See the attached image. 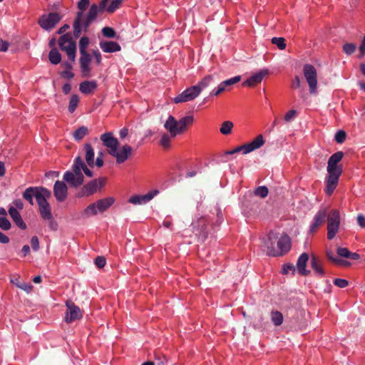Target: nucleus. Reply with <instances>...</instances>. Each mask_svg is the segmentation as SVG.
<instances>
[{
  "mask_svg": "<svg viewBox=\"0 0 365 365\" xmlns=\"http://www.w3.org/2000/svg\"><path fill=\"white\" fill-rule=\"evenodd\" d=\"M34 197L38 205L41 218L48 221V227L51 230H57L58 223L53 218L51 206L47 201L51 197V192L44 187H29L23 193L24 199L28 201L31 205H34Z\"/></svg>",
  "mask_w": 365,
  "mask_h": 365,
  "instance_id": "obj_1",
  "label": "nucleus"
},
{
  "mask_svg": "<svg viewBox=\"0 0 365 365\" xmlns=\"http://www.w3.org/2000/svg\"><path fill=\"white\" fill-rule=\"evenodd\" d=\"M262 250L269 256H282L291 248V240L287 234H282L279 237V233L272 230L262 240Z\"/></svg>",
  "mask_w": 365,
  "mask_h": 365,
  "instance_id": "obj_2",
  "label": "nucleus"
},
{
  "mask_svg": "<svg viewBox=\"0 0 365 365\" xmlns=\"http://www.w3.org/2000/svg\"><path fill=\"white\" fill-rule=\"evenodd\" d=\"M82 170L87 177L92 178L93 176V173L88 168V165L83 161L82 158L78 155L74 159L72 170L66 171L63 175V179L71 187H78L81 185L84 181Z\"/></svg>",
  "mask_w": 365,
  "mask_h": 365,
  "instance_id": "obj_3",
  "label": "nucleus"
},
{
  "mask_svg": "<svg viewBox=\"0 0 365 365\" xmlns=\"http://www.w3.org/2000/svg\"><path fill=\"white\" fill-rule=\"evenodd\" d=\"M327 238L331 240L334 239L339 230L341 217L339 211L336 209L327 210Z\"/></svg>",
  "mask_w": 365,
  "mask_h": 365,
  "instance_id": "obj_4",
  "label": "nucleus"
},
{
  "mask_svg": "<svg viewBox=\"0 0 365 365\" xmlns=\"http://www.w3.org/2000/svg\"><path fill=\"white\" fill-rule=\"evenodd\" d=\"M60 48L65 51L71 61H75L76 54V44L72 39L70 33L62 35L58 39Z\"/></svg>",
  "mask_w": 365,
  "mask_h": 365,
  "instance_id": "obj_5",
  "label": "nucleus"
},
{
  "mask_svg": "<svg viewBox=\"0 0 365 365\" xmlns=\"http://www.w3.org/2000/svg\"><path fill=\"white\" fill-rule=\"evenodd\" d=\"M90 4L89 0H80L77 4L78 11L76 13L73 24V36L78 38L81 34V19L83 18L84 11Z\"/></svg>",
  "mask_w": 365,
  "mask_h": 365,
  "instance_id": "obj_6",
  "label": "nucleus"
},
{
  "mask_svg": "<svg viewBox=\"0 0 365 365\" xmlns=\"http://www.w3.org/2000/svg\"><path fill=\"white\" fill-rule=\"evenodd\" d=\"M105 178L94 179L83 185L81 190L78 192V197H88L93 195L98 189L103 187Z\"/></svg>",
  "mask_w": 365,
  "mask_h": 365,
  "instance_id": "obj_7",
  "label": "nucleus"
},
{
  "mask_svg": "<svg viewBox=\"0 0 365 365\" xmlns=\"http://www.w3.org/2000/svg\"><path fill=\"white\" fill-rule=\"evenodd\" d=\"M303 73L309 84L310 93L315 94L317 88V73L316 68L311 64H305L303 67Z\"/></svg>",
  "mask_w": 365,
  "mask_h": 365,
  "instance_id": "obj_8",
  "label": "nucleus"
},
{
  "mask_svg": "<svg viewBox=\"0 0 365 365\" xmlns=\"http://www.w3.org/2000/svg\"><path fill=\"white\" fill-rule=\"evenodd\" d=\"M62 16L56 12L49 13L48 14H44L41 16L38 23L40 26L46 30L50 31L61 20Z\"/></svg>",
  "mask_w": 365,
  "mask_h": 365,
  "instance_id": "obj_9",
  "label": "nucleus"
},
{
  "mask_svg": "<svg viewBox=\"0 0 365 365\" xmlns=\"http://www.w3.org/2000/svg\"><path fill=\"white\" fill-rule=\"evenodd\" d=\"M192 227L198 241L203 242L208 236L207 220L205 217H200L192 222Z\"/></svg>",
  "mask_w": 365,
  "mask_h": 365,
  "instance_id": "obj_10",
  "label": "nucleus"
},
{
  "mask_svg": "<svg viewBox=\"0 0 365 365\" xmlns=\"http://www.w3.org/2000/svg\"><path fill=\"white\" fill-rule=\"evenodd\" d=\"M327 172L328 176L326 178L325 191L328 195H331L337 186L342 170H327Z\"/></svg>",
  "mask_w": 365,
  "mask_h": 365,
  "instance_id": "obj_11",
  "label": "nucleus"
},
{
  "mask_svg": "<svg viewBox=\"0 0 365 365\" xmlns=\"http://www.w3.org/2000/svg\"><path fill=\"white\" fill-rule=\"evenodd\" d=\"M67 311L66 313L65 321L66 323H71L82 317V312L80 308L73 302L67 301L66 303Z\"/></svg>",
  "mask_w": 365,
  "mask_h": 365,
  "instance_id": "obj_12",
  "label": "nucleus"
},
{
  "mask_svg": "<svg viewBox=\"0 0 365 365\" xmlns=\"http://www.w3.org/2000/svg\"><path fill=\"white\" fill-rule=\"evenodd\" d=\"M199 96V90L196 87L191 86L186 90H185L183 92H182L180 94L174 98V102L175 103H182V102H187L190 101L193 99H195L197 96Z\"/></svg>",
  "mask_w": 365,
  "mask_h": 365,
  "instance_id": "obj_13",
  "label": "nucleus"
},
{
  "mask_svg": "<svg viewBox=\"0 0 365 365\" xmlns=\"http://www.w3.org/2000/svg\"><path fill=\"white\" fill-rule=\"evenodd\" d=\"M327 209L322 208L320 209L314 216L313 221L310 225L309 232L311 233H314L317 231L318 228L323 225L327 218Z\"/></svg>",
  "mask_w": 365,
  "mask_h": 365,
  "instance_id": "obj_14",
  "label": "nucleus"
},
{
  "mask_svg": "<svg viewBox=\"0 0 365 365\" xmlns=\"http://www.w3.org/2000/svg\"><path fill=\"white\" fill-rule=\"evenodd\" d=\"M53 195L58 202H63L68 196V187L63 181H56L53 186Z\"/></svg>",
  "mask_w": 365,
  "mask_h": 365,
  "instance_id": "obj_15",
  "label": "nucleus"
},
{
  "mask_svg": "<svg viewBox=\"0 0 365 365\" xmlns=\"http://www.w3.org/2000/svg\"><path fill=\"white\" fill-rule=\"evenodd\" d=\"M268 73L269 71L267 69H262L245 81L242 83V86L246 87H255L257 84L260 83L264 77L266 76Z\"/></svg>",
  "mask_w": 365,
  "mask_h": 365,
  "instance_id": "obj_16",
  "label": "nucleus"
},
{
  "mask_svg": "<svg viewBox=\"0 0 365 365\" xmlns=\"http://www.w3.org/2000/svg\"><path fill=\"white\" fill-rule=\"evenodd\" d=\"M100 139L103 142V145L108 148V153H113L115 149L118 148L119 143L118 140L113 137L111 133H106L101 135Z\"/></svg>",
  "mask_w": 365,
  "mask_h": 365,
  "instance_id": "obj_17",
  "label": "nucleus"
},
{
  "mask_svg": "<svg viewBox=\"0 0 365 365\" xmlns=\"http://www.w3.org/2000/svg\"><path fill=\"white\" fill-rule=\"evenodd\" d=\"M132 148L128 145H125L121 148L120 151L115 149L114 152H110V155L116 158V163L118 164L124 163L132 153Z\"/></svg>",
  "mask_w": 365,
  "mask_h": 365,
  "instance_id": "obj_18",
  "label": "nucleus"
},
{
  "mask_svg": "<svg viewBox=\"0 0 365 365\" xmlns=\"http://www.w3.org/2000/svg\"><path fill=\"white\" fill-rule=\"evenodd\" d=\"M81 57L79 58L80 67L83 76H88L91 71L90 63L91 62V57L87 52H80Z\"/></svg>",
  "mask_w": 365,
  "mask_h": 365,
  "instance_id": "obj_19",
  "label": "nucleus"
},
{
  "mask_svg": "<svg viewBox=\"0 0 365 365\" xmlns=\"http://www.w3.org/2000/svg\"><path fill=\"white\" fill-rule=\"evenodd\" d=\"M158 192V190H155L144 195H133L130 197L129 202L134 205L146 203L151 200Z\"/></svg>",
  "mask_w": 365,
  "mask_h": 365,
  "instance_id": "obj_20",
  "label": "nucleus"
},
{
  "mask_svg": "<svg viewBox=\"0 0 365 365\" xmlns=\"http://www.w3.org/2000/svg\"><path fill=\"white\" fill-rule=\"evenodd\" d=\"M308 260L309 255L306 252L302 253L297 259V271L302 276H307L310 274V271L306 269Z\"/></svg>",
  "mask_w": 365,
  "mask_h": 365,
  "instance_id": "obj_21",
  "label": "nucleus"
},
{
  "mask_svg": "<svg viewBox=\"0 0 365 365\" xmlns=\"http://www.w3.org/2000/svg\"><path fill=\"white\" fill-rule=\"evenodd\" d=\"M344 157V153L342 151H338L334 153L329 158L327 170H342L341 165H338V163H339Z\"/></svg>",
  "mask_w": 365,
  "mask_h": 365,
  "instance_id": "obj_22",
  "label": "nucleus"
},
{
  "mask_svg": "<svg viewBox=\"0 0 365 365\" xmlns=\"http://www.w3.org/2000/svg\"><path fill=\"white\" fill-rule=\"evenodd\" d=\"M99 46L103 51L106 53L120 51L121 49L120 46L117 42L111 41H101Z\"/></svg>",
  "mask_w": 365,
  "mask_h": 365,
  "instance_id": "obj_23",
  "label": "nucleus"
},
{
  "mask_svg": "<svg viewBox=\"0 0 365 365\" xmlns=\"http://www.w3.org/2000/svg\"><path fill=\"white\" fill-rule=\"evenodd\" d=\"M310 265L314 272L319 277H323L325 274L323 268V263L317 256L312 255L311 257Z\"/></svg>",
  "mask_w": 365,
  "mask_h": 365,
  "instance_id": "obj_24",
  "label": "nucleus"
},
{
  "mask_svg": "<svg viewBox=\"0 0 365 365\" xmlns=\"http://www.w3.org/2000/svg\"><path fill=\"white\" fill-rule=\"evenodd\" d=\"M9 213L15 222V224L21 229L25 230L26 228V223L23 221L19 212L14 207L9 209Z\"/></svg>",
  "mask_w": 365,
  "mask_h": 365,
  "instance_id": "obj_25",
  "label": "nucleus"
},
{
  "mask_svg": "<svg viewBox=\"0 0 365 365\" xmlns=\"http://www.w3.org/2000/svg\"><path fill=\"white\" fill-rule=\"evenodd\" d=\"M97 86L95 81H85L80 84L79 90L82 93L88 95L93 93Z\"/></svg>",
  "mask_w": 365,
  "mask_h": 365,
  "instance_id": "obj_26",
  "label": "nucleus"
},
{
  "mask_svg": "<svg viewBox=\"0 0 365 365\" xmlns=\"http://www.w3.org/2000/svg\"><path fill=\"white\" fill-rule=\"evenodd\" d=\"M84 150L86 152L85 154V159L86 161L87 165L93 168L95 166V160H94V150L92 147V145L90 143H86L84 145Z\"/></svg>",
  "mask_w": 365,
  "mask_h": 365,
  "instance_id": "obj_27",
  "label": "nucleus"
},
{
  "mask_svg": "<svg viewBox=\"0 0 365 365\" xmlns=\"http://www.w3.org/2000/svg\"><path fill=\"white\" fill-rule=\"evenodd\" d=\"M114 202L115 200L113 197H106L98 200L96 203L98 212H103L108 210L114 203Z\"/></svg>",
  "mask_w": 365,
  "mask_h": 365,
  "instance_id": "obj_28",
  "label": "nucleus"
},
{
  "mask_svg": "<svg viewBox=\"0 0 365 365\" xmlns=\"http://www.w3.org/2000/svg\"><path fill=\"white\" fill-rule=\"evenodd\" d=\"M264 143V140L262 135H259L252 142L246 144V148L247 149V152L250 153L256 149H258L262 147Z\"/></svg>",
  "mask_w": 365,
  "mask_h": 365,
  "instance_id": "obj_29",
  "label": "nucleus"
},
{
  "mask_svg": "<svg viewBox=\"0 0 365 365\" xmlns=\"http://www.w3.org/2000/svg\"><path fill=\"white\" fill-rule=\"evenodd\" d=\"M193 123V117L192 115H187L180 120H177V124L178 125L179 130L181 133L184 132L186 129V127L189 125H191Z\"/></svg>",
  "mask_w": 365,
  "mask_h": 365,
  "instance_id": "obj_30",
  "label": "nucleus"
},
{
  "mask_svg": "<svg viewBox=\"0 0 365 365\" xmlns=\"http://www.w3.org/2000/svg\"><path fill=\"white\" fill-rule=\"evenodd\" d=\"M48 59L52 64L57 65L61 61V55L56 48H53L49 52Z\"/></svg>",
  "mask_w": 365,
  "mask_h": 365,
  "instance_id": "obj_31",
  "label": "nucleus"
},
{
  "mask_svg": "<svg viewBox=\"0 0 365 365\" xmlns=\"http://www.w3.org/2000/svg\"><path fill=\"white\" fill-rule=\"evenodd\" d=\"M174 125L177 124V120L173 115H170L164 124L165 128L169 131L171 137L175 138Z\"/></svg>",
  "mask_w": 365,
  "mask_h": 365,
  "instance_id": "obj_32",
  "label": "nucleus"
},
{
  "mask_svg": "<svg viewBox=\"0 0 365 365\" xmlns=\"http://www.w3.org/2000/svg\"><path fill=\"white\" fill-rule=\"evenodd\" d=\"M88 134V129L87 127L83 125L78 128L73 134V138L76 141H80L82 140L86 135Z\"/></svg>",
  "mask_w": 365,
  "mask_h": 365,
  "instance_id": "obj_33",
  "label": "nucleus"
},
{
  "mask_svg": "<svg viewBox=\"0 0 365 365\" xmlns=\"http://www.w3.org/2000/svg\"><path fill=\"white\" fill-rule=\"evenodd\" d=\"M102 11L103 10H101L100 6H98L96 4H93L90 7L89 11L86 17L94 21L98 16V12Z\"/></svg>",
  "mask_w": 365,
  "mask_h": 365,
  "instance_id": "obj_34",
  "label": "nucleus"
},
{
  "mask_svg": "<svg viewBox=\"0 0 365 365\" xmlns=\"http://www.w3.org/2000/svg\"><path fill=\"white\" fill-rule=\"evenodd\" d=\"M98 208L96 203L89 205L82 212V217H86L91 215H96L98 213Z\"/></svg>",
  "mask_w": 365,
  "mask_h": 365,
  "instance_id": "obj_35",
  "label": "nucleus"
},
{
  "mask_svg": "<svg viewBox=\"0 0 365 365\" xmlns=\"http://www.w3.org/2000/svg\"><path fill=\"white\" fill-rule=\"evenodd\" d=\"M271 320L275 326H279L283 322V315L279 311L271 312Z\"/></svg>",
  "mask_w": 365,
  "mask_h": 365,
  "instance_id": "obj_36",
  "label": "nucleus"
},
{
  "mask_svg": "<svg viewBox=\"0 0 365 365\" xmlns=\"http://www.w3.org/2000/svg\"><path fill=\"white\" fill-rule=\"evenodd\" d=\"M212 81V76H207L205 77L203 79H202L197 85L194 86L198 88L200 94L202 89L207 88L211 83Z\"/></svg>",
  "mask_w": 365,
  "mask_h": 365,
  "instance_id": "obj_37",
  "label": "nucleus"
},
{
  "mask_svg": "<svg viewBox=\"0 0 365 365\" xmlns=\"http://www.w3.org/2000/svg\"><path fill=\"white\" fill-rule=\"evenodd\" d=\"M234 125L232 121L227 120L221 125L220 131L223 135H229L231 133Z\"/></svg>",
  "mask_w": 365,
  "mask_h": 365,
  "instance_id": "obj_38",
  "label": "nucleus"
},
{
  "mask_svg": "<svg viewBox=\"0 0 365 365\" xmlns=\"http://www.w3.org/2000/svg\"><path fill=\"white\" fill-rule=\"evenodd\" d=\"M79 103V96L77 94H73L71 96L69 105H68V111L70 113H73L76 109Z\"/></svg>",
  "mask_w": 365,
  "mask_h": 365,
  "instance_id": "obj_39",
  "label": "nucleus"
},
{
  "mask_svg": "<svg viewBox=\"0 0 365 365\" xmlns=\"http://www.w3.org/2000/svg\"><path fill=\"white\" fill-rule=\"evenodd\" d=\"M240 80H241V76H235V77H233L232 78L227 79V80L222 81L220 83L224 87V88L226 90L227 87L231 86H232V85L240 82Z\"/></svg>",
  "mask_w": 365,
  "mask_h": 365,
  "instance_id": "obj_40",
  "label": "nucleus"
},
{
  "mask_svg": "<svg viewBox=\"0 0 365 365\" xmlns=\"http://www.w3.org/2000/svg\"><path fill=\"white\" fill-rule=\"evenodd\" d=\"M271 41L280 50H284L286 48L285 39L282 37H274L272 38Z\"/></svg>",
  "mask_w": 365,
  "mask_h": 365,
  "instance_id": "obj_41",
  "label": "nucleus"
},
{
  "mask_svg": "<svg viewBox=\"0 0 365 365\" xmlns=\"http://www.w3.org/2000/svg\"><path fill=\"white\" fill-rule=\"evenodd\" d=\"M171 135L164 133L160 139V144L164 149H168L170 146Z\"/></svg>",
  "mask_w": 365,
  "mask_h": 365,
  "instance_id": "obj_42",
  "label": "nucleus"
},
{
  "mask_svg": "<svg viewBox=\"0 0 365 365\" xmlns=\"http://www.w3.org/2000/svg\"><path fill=\"white\" fill-rule=\"evenodd\" d=\"M356 49V46L353 43H346L343 46V51L347 55L353 54Z\"/></svg>",
  "mask_w": 365,
  "mask_h": 365,
  "instance_id": "obj_43",
  "label": "nucleus"
},
{
  "mask_svg": "<svg viewBox=\"0 0 365 365\" xmlns=\"http://www.w3.org/2000/svg\"><path fill=\"white\" fill-rule=\"evenodd\" d=\"M90 40L87 36H83L79 41V52L87 51L86 48L89 45Z\"/></svg>",
  "mask_w": 365,
  "mask_h": 365,
  "instance_id": "obj_44",
  "label": "nucleus"
},
{
  "mask_svg": "<svg viewBox=\"0 0 365 365\" xmlns=\"http://www.w3.org/2000/svg\"><path fill=\"white\" fill-rule=\"evenodd\" d=\"M269 193L268 188L266 186H259L255 190V195L264 198Z\"/></svg>",
  "mask_w": 365,
  "mask_h": 365,
  "instance_id": "obj_45",
  "label": "nucleus"
},
{
  "mask_svg": "<svg viewBox=\"0 0 365 365\" xmlns=\"http://www.w3.org/2000/svg\"><path fill=\"white\" fill-rule=\"evenodd\" d=\"M122 4V0H113L110 5L106 8L108 13H113Z\"/></svg>",
  "mask_w": 365,
  "mask_h": 365,
  "instance_id": "obj_46",
  "label": "nucleus"
},
{
  "mask_svg": "<svg viewBox=\"0 0 365 365\" xmlns=\"http://www.w3.org/2000/svg\"><path fill=\"white\" fill-rule=\"evenodd\" d=\"M102 34L105 37L107 38H115L116 36V32L113 28L110 27L103 28Z\"/></svg>",
  "mask_w": 365,
  "mask_h": 365,
  "instance_id": "obj_47",
  "label": "nucleus"
},
{
  "mask_svg": "<svg viewBox=\"0 0 365 365\" xmlns=\"http://www.w3.org/2000/svg\"><path fill=\"white\" fill-rule=\"evenodd\" d=\"M11 222L6 217H0V228L3 230H9L11 228Z\"/></svg>",
  "mask_w": 365,
  "mask_h": 365,
  "instance_id": "obj_48",
  "label": "nucleus"
},
{
  "mask_svg": "<svg viewBox=\"0 0 365 365\" xmlns=\"http://www.w3.org/2000/svg\"><path fill=\"white\" fill-rule=\"evenodd\" d=\"M346 134L343 130H339L336 133L334 139L336 143H342L346 140Z\"/></svg>",
  "mask_w": 365,
  "mask_h": 365,
  "instance_id": "obj_49",
  "label": "nucleus"
},
{
  "mask_svg": "<svg viewBox=\"0 0 365 365\" xmlns=\"http://www.w3.org/2000/svg\"><path fill=\"white\" fill-rule=\"evenodd\" d=\"M155 365H166L167 359L163 355L155 354V361H153Z\"/></svg>",
  "mask_w": 365,
  "mask_h": 365,
  "instance_id": "obj_50",
  "label": "nucleus"
},
{
  "mask_svg": "<svg viewBox=\"0 0 365 365\" xmlns=\"http://www.w3.org/2000/svg\"><path fill=\"white\" fill-rule=\"evenodd\" d=\"M93 22V21L88 19L87 17L85 18L84 20L83 19H81V31H83L84 32H87L88 27Z\"/></svg>",
  "mask_w": 365,
  "mask_h": 365,
  "instance_id": "obj_51",
  "label": "nucleus"
},
{
  "mask_svg": "<svg viewBox=\"0 0 365 365\" xmlns=\"http://www.w3.org/2000/svg\"><path fill=\"white\" fill-rule=\"evenodd\" d=\"M334 284L340 288H345L348 286L349 282L346 279L336 278L334 280Z\"/></svg>",
  "mask_w": 365,
  "mask_h": 365,
  "instance_id": "obj_52",
  "label": "nucleus"
},
{
  "mask_svg": "<svg viewBox=\"0 0 365 365\" xmlns=\"http://www.w3.org/2000/svg\"><path fill=\"white\" fill-rule=\"evenodd\" d=\"M106 263V259L104 257L98 256L95 259V264L98 268H103Z\"/></svg>",
  "mask_w": 365,
  "mask_h": 365,
  "instance_id": "obj_53",
  "label": "nucleus"
},
{
  "mask_svg": "<svg viewBox=\"0 0 365 365\" xmlns=\"http://www.w3.org/2000/svg\"><path fill=\"white\" fill-rule=\"evenodd\" d=\"M337 255L340 257L348 258L350 251L345 247H338L336 250Z\"/></svg>",
  "mask_w": 365,
  "mask_h": 365,
  "instance_id": "obj_54",
  "label": "nucleus"
},
{
  "mask_svg": "<svg viewBox=\"0 0 365 365\" xmlns=\"http://www.w3.org/2000/svg\"><path fill=\"white\" fill-rule=\"evenodd\" d=\"M297 116V111L295 110H289L284 115V119L287 122L292 120Z\"/></svg>",
  "mask_w": 365,
  "mask_h": 365,
  "instance_id": "obj_55",
  "label": "nucleus"
},
{
  "mask_svg": "<svg viewBox=\"0 0 365 365\" xmlns=\"http://www.w3.org/2000/svg\"><path fill=\"white\" fill-rule=\"evenodd\" d=\"M31 245L34 251H38L39 249V241L36 236H34L31 239Z\"/></svg>",
  "mask_w": 365,
  "mask_h": 365,
  "instance_id": "obj_56",
  "label": "nucleus"
},
{
  "mask_svg": "<svg viewBox=\"0 0 365 365\" xmlns=\"http://www.w3.org/2000/svg\"><path fill=\"white\" fill-rule=\"evenodd\" d=\"M92 54H93V57L95 58L96 64L100 65L101 63V61H102V57H101V54L100 51L98 49L93 50Z\"/></svg>",
  "mask_w": 365,
  "mask_h": 365,
  "instance_id": "obj_57",
  "label": "nucleus"
},
{
  "mask_svg": "<svg viewBox=\"0 0 365 365\" xmlns=\"http://www.w3.org/2000/svg\"><path fill=\"white\" fill-rule=\"evenodd\" d=\"M295 271V267L292 264H285L283 267L282 273L284 274H288L289 272L294 273Z\"/></svg>",
  "mask_w": 365,
  "mask_h": 365,
  "instance_id": "obj_58",
  "label": "nucleus"
},
{
  "mask_svg": "<svg viewBox=\"0 0 365 365\" xmlns=\"http://www.w3.org/2000/svg\"><path fill=\"white\" fill-rule=\"evenodd\" d=\"M225 91V89L224 88V87L222 86L221 83H220L217 88L216 90H212L210 92V95L212 96H217Z\"/></svg>",
  "mask_w": 365,
  "mask_h": 365,
  "instance_id": "obj_59",
  "label": "nucleus"
},
{
  "mask_svg": "<svg viewBox=\"0 0 365 365\" xmlns=\"http://www.w3.org/2000/svg\"><path fill=\"white\" fill-rule=\"evenodd\" d=\"M61 76L63 78L71 79L74 76V73L71 71H63L60 73Z\"/></svg>",
  "mask_w": 365,
  "mask_h": 365,
  "instance_id": "obj_60",
  "label": "nucleus"
},
{
  "mask_svg": "<svg viewBox=\"0 0 365 365\" xmlns=\"http://www.w3.org/2000/svg\"><path fill=\"white\" fill-rule=\"evenodd\" d=\"M326 255H327V258L330 261H331L333 263L339 262H340L339 258H336V257H334L333 252L331 250H327L326 252Z\"/></svg>",
  "mask_w": 365,
  "mask_h": 365,
  "instance_id": "obj_61",
  "label": "nucleus"
},
{
  "mask_svg": "<svg viewBox=\"0 0 365 365\" xmlns=\"http://www.w3.org/2000/svg\"><path fill=\"white\" fill-rule=\"evenodd\" d=\"M356 220H357L358 225L361 227L365 228V217L363 215L360 214V215H358Z\"/></svg>",
  "mask_w": 365,
  "mask_h": 365,
  "instance_id": "obj_62",
  "label": "nucleus"
},
{
  "mask_svg": "<svg viewBox=\"0 0 365 365\" xmlns=\"http://www.w3.org/2000/svg\"><path fill=\"white\" fill-rule=\"evenodd\" d=\"M300 85H301L300 79H299V76H296L292 81L291 86L292 88L296 89V88H299Z\"/></svg>",
  "mask_w": 365,
  "mask_h": 365,
  "instance_id": "obj_63",
  "label": "nucleus"
},
{
  "mask_svg": "<svg viewBox=\"0 0 365 365\" xmlns=\"http://www.w3.org/2000/svg\"><path fill=\"white\" fill-rule=\"evenodd\" d=\"M9 43L6 41L0 40V51H6L8 50Z\"/></svg>",
  "mask_w": 365,
  "mask_h": 365,
  "instance_id": "obj_64",
  "label": "nucleus"
}]
</instances>
